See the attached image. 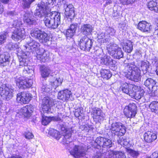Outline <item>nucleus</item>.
<instances>
[{
	"mask_svg": "<svg viewBox=\"0 0 158 158\" xmlns=\"http://www.w3.org/2000/svg\"><path fill=\"white\" fill-rule=\"evenodd\" d=\"M146 158H158V152H154L150 156H147Z\"/></svg>",
	"mask_w": 158,
	"mask_h": 158,
	"instance_id": "nucleus-62",
	"label": "nucleus"
},
{
	"mask_svg": "<svg viewBox=\"0 0 158 158\" xmlns=\"http://www.w3.org/2000/svg\"><path fill=\"white\" fill-rule=\"evenodd\" d=\"M9 47L10 50H15L18 48V46L16 44L10 43L9 44Z\"/></svg>",
	"mask_w": 158,
	"mask_h": 158,
	"instance_id": "nucleus-60",
	"label": "nucleus"
},
{
	"mask_svg": "<svg viewBox=\"0 0 158 158\" xmlns=\"http://www.w3.org/2000/svg\"><path fill=\"white\" fill-rule=\"evenodd\" d=\"M26 42L28 46H25L26 48H28L31 52L38 51L40 46V43L33 40L30 37H27L26 39Z\"/></svg>",
	"mask_w": 158,
	"mask_h": 158,
	"instance_id": "nucleus-15",
	"label": "nucleus"
},
{
	"mask_svg": "<svg viewBox=\"0 0 158 158\" xmlns=\"http://www.w3.org/2000/svg\"><path fill=\"white\" fill-rule=\"evenodd\" d=\"M40 71L42 77L44 78L48 77L51 72L50 69L45 66H42L40 68Z\"/></svg>",
	"mask_w": 158,
	"mask_h": 158,
	"instance_id": "nucleus-33",
	"label": "nucleus"
},
{
	"mask_svg": "<svg viewBox=\"0 0 158 158\" xmlns=\"http://www.w3.org/2000/svg\"><path fill=\"white\" fill-rule=\"evenodd\" d=\"M41 51L42 52L43 56H44V59H42V62H45L49 60V54L46 52H43V50H41Z\"/></svg>",
	"mask_w": 158,
	"mask_h": 158,
	"instance_id": "nucleus-53",
	"label": "nucleus"
},
{
	"mask_svg": "<svg viewBox=\"0 0 158 158\" xmlns=\"http://www.w3.org/2000/svg\"><path fill=\"white\" fill-rule=\"evenodd\" d=\"M98 38L99 40H101V41L104 42L106 41V38L104 33L102 32L98 35Z\"/></svg>",
	"mask_w": 158,
	"mask_h": 158,
	"instance_id": "nucleus-54",
	"label": "nucleus"
},
{
	"mask_svg": "<svg viewBox=\"0 0 158 158\" xmlns=\"http://www.w3.org/2000/svg\"><path fill=\"white\" fill-rule=\"evenodd\" d=\"M63 8L64 10V15L66 18L71 20L73 19L75 15V10L72 4H69L66 1H63Z\"/></svg>",
	"mask_w": 158,
	"mask_h": 158,
	"instance_id": "nucleus-11",
	"label": "nucleus"
},
{
	"mask_svg": "<svg viewBox=\"0 0 158 158\" xmlns=\"http://www.w3.org/2000/svg\"><path fill=\"white\" fill-rule=\"evenodd\" d=\"M152 64L156 67L158 66V58L156 57H154L151 60Z\"/></svg>",
	"mask_w": 158,
	"mask_h": 158,
	"instance_id": "nucleus-58",
	"label": "nucleus"
},
{
	"mask_svg": "<svg viewBox=\"0 0 158 158\" xmlns=\"http://www.w3.org/2000/svg\"><path fill=\"white\" fill-rule=\"evenodd\" d=\"M118 142L122 145L126 146L128 143V140L125 137H119Z\"/></svg>",
	"mask_w": 158,
	"mask_h": 158,
	"instance_id": "nucleus-43",
	"label": "nucleus"
},
{
	"mask_svg": "<svg viewBox=\"0 0 158 158\" xmlns=\"http://www.w3.org/2000/svg\"><path fill=\"white\" fill-rule=\"evenodd\" d=\"M106 158H126L123 152L110 150L107 152Z\"/></svg>",
	"mask_w": 158,
	"mask_h": 158,
	"instance_id": "nucleus-25",
	"label": "nucleus"
},
{
	"mask_svg": "<svg viewBox=\"0 0 158 158\" xmlns=\"http://www.w3.org/2000/svg\"><path fill=\"white\" fill-rule=\"evenodd\" d=\"M58 98L63 101L73 100V97L70 90L66 89L60 91L58 94Z\"/></svg>",
	"mask_w": 158,
	"mask_h": 158,
	"instance_id": "nucleus-17",
	"label": "nucleus"
},
{
	"mask_svg": "<svg viewBox=\"0 0 158 158\" xmlns=\"http://www.w3.org/2000/svg\"><path fill=\"white\" fill-rule=\"evenodd\" d=\"M107 49L110 54L114 58L119 59L123 56L121 48L116 44H109L107 46Z\"/></svg>",
	"mask_w": 158,
	"mask_h": 158,
	"instance_id": "nucleus-7",
	"label": "nucleus"
},
{
	"mask_svg": "<svg viewBox=\"0 0 158 158\" xmlns=\"http://www.w3.org/2000/svg\"><path fill=\"white\" fill-rule=\"evenodd\" d=\"M23 135L26 139H32L34 137L32 132L28 131L25 132Z\"/></svg>",
	"mask_w": 158,
	"mask_h": 158,
	"instance_id": "nucleus-49",
	"label": "nucleus"
},
{
	"mask_svg": "<svg viewBox=\"0 0 158 158\" xmlns=\"http://www.w3.org/2000/svg\"><path fill=\"white\" fill-rule=\"evenodd\" d=\"M13 27H15V28H18V27H19V22H18V21L15 20L14 21L13 23Z\"/></svg>",
	"mask_w": 158,
	"mask_h": 158,
	"instance_id": "nucleus-63",
	"label": "nucleus"
},
{
	"mask_svg": "<svg viewBox=\"0 0 158 158\" xmlns=\"http://www.w3.org/2000/svg\"><path fill=\"white\" fill-rule=\"evenodd\" d=\"M133 45L132 42L130 41H127L123 47V49L126 52L130 53L133 50Z\"/></svg>",
	"mask_w": 158,
	"mask_h": 158,
	"instance_id": "nucleus-37",
	"label": "nucleus"
},
{
	"mask_svg": "<svg viewBox=\"0 0 158 158\" xmlns=\"http://www.w3.org/2000/svg\"><path fill=\"white\" fill-rule=\"evenodd\" d=\"M45 8L44 4L41 3L39 5L37 10H36L35 15L39 18L45 17L44 19L45 25L48 28L52 29L57 28L60 24V13L56 11L51 12V10L47 7Z\"/></svg>",
	"mask_w": 158,
	"mask_h": 158,
	"instance_id": "nucleus-1",
	"label": "nucleus"
},
{
	"mask_svg": "<svg viewBox=\"0 0 158 158\" xmlns=\"http://www.w3.org/2000/svg\"><path fill=\"white\" fill-rule=\"evenodd\" d=\"M8 35V32H4L0 34V44L4 43Z\"/></svg>",
	"mask_w": 158,
	"mask_h": 158,
	"instance_id": "nucleus-44",
	"label": "nucleus"
},
{
	"mask_svg": "<svg viewBox=\"0 0 158 158\" xmlns=\"http://www.w3.org/2000/svg\"><path fill=\"white\" fill-rule=\"evenodd\" d=\"M111 57L107 55H104L103 57H101L100 58V62L102 64H105L107 65L109 63V62L110 59H111Z\"/></svg>",
	"mask_w": 158,
	"mask_h": 158,
	"instance_id": "nucleus-39",
	"label": "nucleus"
},
{
	"mask_svg": "<svg viewBox=\"0 0 158 158\" xmlns=\"http://www.w3.org/2000/svg\"><path fill=\"white\" fill-rule=\"evenodd\" d=\"M149 108L152 112L158 114V102H152L150 104Z\"/></svg>",
	"mask_w": 158,
	"mask_h": 158,
	"instance_id": "nucleus-38",
	"label": "nucleus"
},
{
	"mask_svg": "<svg viewBox=\"0 0 158 158\" xmlns=\"http://www.w3.org/2000/svg\"><path fill=\"white\" fill-rule=\"evenodd\" d=\"M25 36V32L23 28L19 27L14 30L11 35V38L15 41H18L23 39Z\"/></svg>",
	"mask_w": 158,
	"mask_h": 158,
	"instance_id": "nucleus-18",
	"label": "nucleus"
},
{
	"mask_svg": "<svg viewBox=\"0 0 158 158\" xmlns=\"http://www.w3.org/2000/svg\"><path fill=\"white\" fill-rule=\"evenodd\" d=\"M42 123L43 125H46L52 120V118L50 117L45 116L44 114L42 115Z\"/></svg>",
	"mask_w": 158,
	"mask_h": 158,
	"instance_id": "nucleus-42",
	"label": "nucleus"
},
{
	"mask_svg": "<svg viewBox=\"0 0 158 158\" xmlns=\"http://www.w3.org/2000/svg\"><path fill=\"white\" fill-rule=\"evenodd\" d=\"M5 15L7 16H8L10 17H12L17 15V13L15 11L8 10L5 11Z\"/></svg>",
	"mask_w": 158,
	"mask_h": 158,
	"instance_id": "nucleus-50",
	"label": "nucleus"
},
{
	"mask_svg": "<svg viewBox=\"0 0 158 158\" xmlns=\"http://www.w3.org/2000/svg\"><path fill=\"white\" fill-rule=\"evenodd\" d=\"M34 107L32 105H27L20 110L19 113L23 115L25 117H29L31 116Z\"/></svg>",
	"mask_w": 158,
	"mask_h": 158,
	"instance_id": "nucleus-23",
	"label": "nucleus"
},
{
	"mask_svg": "<svg viewBox=\"0 0 158 158\" xmlns=\"http://www.w3.org/2000/svg\"><path fill=\"white\" fill-rule=\"evenodd\" d=\"M10 56L6 53L0 55V64L3 66H5L9 64Z\"/></svg>",
	"mask_w": 158,
	"mask_h": 158,
	"instance_id": "nucleus-31",
	"label": "nucleus"
},
{
	"mask_svg": "<svg viewBox=\"0 0 158 158\" xmlns=\"http://www.w3.org/2000/svg\"><path fill=\"white\" fill-rule=\"evenodd\" d=\"M40 50L38 52H36V55L35 56L37 59L40 60V61L42 62V59H44V56H43V53L42 52H40Z\"/></svg>",
	"mask_w": 158,
	"mask_h": 158,
	"instance_id": "nucleus-55",
	"label": "nucleus"
},
{
	"mask_svg": "<svg viewBox=\"0 0 158 158\" xmlns=\"http://www.w3.org/2000/svg\"><path fill=\"white\" fill-rule=\"evenodd\" d=\"M110 60L109 63H108V64L107 65H109L110 67H113L112 69H115L116 64V61L113 60L111 58L110 59Z\"/></svg>",
	"mask_w": 158,
	"mask_h": 158,
	"instance_id": "nucleus-51",
	"label": "nucleus"
},
{
	"mask_svg": "<svg viewBox=\"0 0 158 158\" xmlns=\"http://www.w3.org/2000/svg\"><path fill=\"white\" fill-rule=\"evenodd\" d=\"M107 152L103 153H102L99 152H97L94 154L92 158H106V157L107 156Z\"/></svg>",
	"mask_w": 158,
	"mask_h": 158,
	"instance_id": "nucleus-45",
	"label": "nucleus"
},
{
	"mask_svg": "<svg viewBox=\"0 0 158 158\" xmlns=\"http://www.w3.org/2000/svg\"><path fill=\"white\" fill-rule=\"evenodd\" d=\"M147 6L150 10L158 13V0H151L148 3Z\"/></svg>",
	"mask_w": 158,
	"mask_h": 158,
	"instance_id": "nucleus-30",
	"label": "nucleus"
},
{
	"mask_svg": "<svg viewBox=\"0 0 158 158\" xmlns=\"http://www.w3.org/2000/svg\"><path fill=\"white\" fill-rule=\"evenodd\" d=\"M78 24L77 23L73 24L70 25L69 29L72 30L75 33V31L77 28Z\"/></svg>",
	"mask_w": 158,
	"mask_h": 158,
	"instance_id": "nucleus-59",
	"label": "nucleus"
},
{
	"mask_svg": "<svg viewBox=\"0 0 158 158\" xmlns=\"http://www.w3.org/2000/svg\"><path fill=\"white\" fill-rule=\"evenodd\" d=\"M120 88L123 92L130 96L132 91L136 90L137 87L136 86H133L132 85L127 83H124L122 84Z\"/></svg>",
	"mask_w": 158,
	"mask_h": 158,
	"instance_id": "nucleus-22",
	"label": "nucleus"
},
{
	"mask_svg": "<svg viewBox=\"0 0 158 158\" xmlns=\"http://www.w3.org/2000/svg\"><path fill=\"white\" fill-rule=\"evenodd\" d=\"M144 84L145 86L148 87L150 90L151 89L153 92H155L158 89L156 81L151 78L146 79L144 82Z\"/></svg>",
	"mask_w": 158,
	"mask_h": 158,
	"instance_id": "nucleus-21",
	"label": "nucleus"
},
{
	"mask_svg": "<svg viewBox=\"0 0 158 158\" xmlns=\"http://www.w3.org/2000/svg\"><path fill=\"white\" fill-rule=\"evenodd\" d=\"M107 32L110 35L114 36L115 35L116 31L113 28L109 27L107 30Z\"/></svg>",
	"mask_w": 158,
	"mask_h": 158,
	"instance_id": "nucleus-52",
	"label": "nucleus"
},
{
	"mask_svg": "<svg viewBox=\"0 0 158 158\" xmlns=\"http://www.w3.org/2000/svg\"><path fill=\"white\" fill-rule=\"evenodd\" d=\"M130 153L131 156L133 158H136L139 155V153L138 151L131 150L130 151Z\"/></svg>",
	"mask_w": 158,
	"mask_h": 158,
	"instance_id": "nucleus-57",
	"label": "nucleus"
},
{
	"mask_svg": "<svg viewBox=\"0 0 158 158\" xmlns=\"http://www.w3.org/2000/svg\"><path fill=\"white\" fill-rule=\"evenodd\" d=\"M121 3L123 5H128L132 4L135 0H120Z\"/></svg>",
	"mask_w": 158,
	"mask_h": 158,
	"instance_id": "nucleus-56",
	"label": "nucleus"
},
{
	"mask_svg": "<svg viewBox=\"0 0 158 158\" xmlns=\"http://www.w3.org/2000/svg\"><path fill=\"white\" fill-rule=\"evenodd\" d=\"M95 142L100 147L110 148L112 147L111 140L103 137L100 136L97 137Z\"/></svg>",
	"mask_w": 158,
	"mask_h": 158,
	"instance_id": "nucleus-19",
	"label": "nucleus"
},
{
	"mask_svg": "<svg viewBox=\"0 0 158 158\" xmlns=\"http://www.w3.org/2000/svg\"><path fill=\"white\" fill-rule=\"evenodd\" d=\"M140 67L142 71H147L149 68V62L147 60L141 61Z\"/></svg>",
	"mask_w": 158,
	"mask_h": 158,
	"instance_id": "nucleus-40",
	"label": "nucleus"
},
{
	"mask_svg": "<svg viewBox=\"0 0 158 158\" xmlns=\"http://www.w3.org/2000/svg\"><path fill=\"white\" fill-rule=\"evenodd\" d=\"M35 0H23L22 3L23 8H29L30 7L31 3Z\"/></svg>",
	"mask_w": 158,
	"mask_h": 158,
	"instance_id": "nucleus-41",
	"label": "nucleus"
},
{
	"mask_svg": "<svg viewBox=\"0 0 158 158\" xmlns=\"http://www.w3.org/2000/svg\"><path fill=\"white\" fill-rule=\"evenodd\" d=\"M110 130L112 137L116 135L118 137L123 136L126 132V128L123 124L117 122L112 123Z\"/></svg>",
	"mask_w": 158,
	"mask_h": 158,
	"instance_id": "nucleus-6",
	"label": "nucleus"
},
{
	"mask_svg": "<svg viewBox=\"0 0 158 158\" xmlns=\"http://www.w3.org/2000/svg\"><path fill=\"white\" fill-rule=\"evenodd\" d=\"M153 35H157L158 37V23H157L156 24V27L155 28Z\"/></svg>",
	"mask_w": 158,
	"mask_h": 158,
	"instance_id": "nucleus-64",
	"label": "nucleus"
},
{
	"mask_svg": "<svg viewBox=\"0 0 158 158\" xmlns=\"http://www.w3.org/2000/svg\"><path fill=\"white\" fill-rule=\"evenodd\" d=\"M123 73L127 78L134 81L138 82L140 79V70L135 65L134 62L128 63Z\"/></svg>",
	"mask_w": 158,
	"mask_h": 158,
	"instance_id": "nucleus-2",
	"label": "nucleus"
},
{
	"mask_svg": "<svg viewBox=\"0 0 158 158\" xmlns=\"http://www.w3.org/2000/svg\"><path fill=\"white\" fill-rule=\"evenodd\" d=\"M15 81L17 86L20 89H25L31 87L33 83V80L31 79H24L21 77H16Z\"/></svg>",
	"mask_w": 158,
	"mask_h": 158,
	"instance_id": "nucleus-9",
	"label": "nucleus"
},
{
	"mask_svg": "<svg viewBox=\"0 0 158 158\" xmlns=\"http://www.w3.org/2000/svg\"><path fill=\"white\" fill-rule=\"evenodd\" d=\"M92 116L95 121L100 122L103 121L105 114L102 110L98 107H94L92 108Z\"/></svg>",
	"mask_w": 158,
	"mask_h": 158,
	"instance_id": "nucleus-13",
	"label": "nucleus"
},
{
	"mask_svg": "<svg viewBox=\"0 0 158 158\" xmlns=\"http://www.w3.org/2000/svg\"><path fill=\"white\" fill-rule=\"evenodd\" d=\"M55 1V0H42L38 4L36 10H37L38 8L39 7V4H40L41 3H41H44L45 6V8H43V9L46 10L47 8H48L47 7H48L49 9L51 10L50 8L51 4L52 3H53Z\"/></svg>",
	"mask_w": 158,
	"mask_h": 158,
	"instance_id": "nucleus-35",
	"label": "nucleus"
},
{
	"mask_svg": "<svg viewBox=\"0 0 158 158\" xmlns=\"http://www.w3.org/2000/svg\"><path fill=\"white\" fill-rule=\"evenodd\" d=\"M31 94L25 92H21L17 94V101L20 103H27L31 99Z\"/></svg>",
	"mask_w": 158,
	"mask_h": 158,
	"instance_id": "nucleus-20",
	"label": "nucleus"
},
{
	"mask_svg": "<svg viewBox=\"0 0 158 158\" xmlns=\"http://www.w3.org/2000/svg\"><path fill=\"white\" fill-rule=\"evenodd\" d=\"M0 95L3 99L8 101L12 97V90L5 85H3L0 87Z\"/></svg>",
	"mask_w": 158,
	"mask_h": 158,
	"instance_id": "nucleus-16",
	"label": "nucleus"
},
{
	"mask_svg": "<svg viewBox=\"0 0 158 158\" xmlns=\"http://www.w3.org/2000/svg\"><path fill=\"white\" fill-rule=\"evenodd\" d=\"M136 107L135 103H130L128 106H126L124 110L125 115L129 118L135 117L136 113Z\"/></svg>",
	"mask_w": 158,
	"mask_h": 158,
	"instance_id": "nucleus-14",
	"label": "nucleus"
},
{
	"mask_svg": "<svg viewBox=\"0 0 158 158\" xmlns=\"http://www.w3.org/2000/svg\"><path fill=\"white\" fill-rule=\"evenodd\" d=\"M93 30L92 26L89 24H84L81 26V32L85 36H87L91 35Z\"/></svg>",
	"mask_w": 158,
	"mask_h": 158,
	"instance_id": "nucleus-24",
	"label": "nucleus"
},
{
	"mask_svg": "<svg viewBox=\"0 0 158 158\" xmlns=\"http://www.w3.org/2000/svg\"><path fill=\"white\" fill-rule=\"evenodd\" d=\"M59 128L62 131H64V133L66 132V131L69 130V129H70V128L67 129L66 127V126L65 124L60 125L59 127Z\"/></svg>",
	"mask_w": 158,
	"mask_h": 158,
	"instance_id": "nucleus-61",
	"label": "nucleus"
},
{
	"mask_svg": "<svg viewBox=\"0 0 158 158\" xmlns=\"http://www.w3.org/2000/svg\"><path fill=\"white\" fill-rule=\"evenodd\" d=\"M54 105L53 99L49 97H45L42 99V110L44 113H51V107Z\"/></svg>",
	"mask_w": 158,
	"mask_h": 158,
	"instance_id": "nucleus-10",
	"label": "nucleus"
},
{
	"mask_svg": "<svg viewBox=\"0 0 158 158\" xmlns=\"http://www.w3.org/2000/svg\"><path fill=\"white\" fill-rule=\"evenodd\" d=\"M48 134L57 140H59L61 137V135L60 132L54 129H50Z\"/></svg>",
	"mask_w": 158,
	"mask_h": 158,
	"instance_id": "nucleus-34",
	"label": "nucleus"
},
{
	"mask_svg": "<svg viewBox=\"0 0 158 158\" xmlns=\"http://www.w3.org/2000/svg\"><path fill=\"white\" fill-rule=\"evenodd\" d=\"M144 138L147 142L150 143L157 138V136L156 134L153 132L148 131L144 134Z\"/></svg>",
	"mask_w": 158,
	"mask_h": 158,
	"instance_id": "nucleus-28",
	"label": "nucleus"
},
{
	"mask_svg": "<svg viewBox=\"0 0 158 158\" xmlns=\"http://www.w3.org/2000/svg\"><path fill=\"white\" fill-rule=\"evenodd\" d=\"M151 26L150 23L145 21L140 22L138 24V28L143 32H149L150 30Z\"/></svg>",
	"mask_w": 158,
	"mask_h": 158,
	"instance_id": "nucleus-27",
	"label": "nucleus"
},
{
	"mask_svg": "<svg viewBox=\"0 0 158 158\" xmlns=\"http://www.w3.org/2000/svg\"><path fill=\"white\" fill-rule=\"evenodd\" d=\"M76 132V130L75 127H72L70 129H69L67 130L65 132V134L63 135H61L60 138H62L63 139V143L65 145V147L66 149L69 150V147H70V146H73V143L72 142V139L71 137L72 133Z\"/></svg>",
	"mask_w": 158,
	"mask_h": 158,
	"instance_id": "nucleus-8",
	"label": "nucleus"
},
{
	"mask_svg": "<svg viewBox=\"0 0 158 158\" xmlns=\"http://www.w3.org/2000/svg\"><path fill=\"white\" fill-rule=\"evenodd\" d=\"M137 87L136 90L132 91L130 96L136 100H138L143 96L144 92L143 90H141L140 89L138 88V87Z\"/></svg>",
	"mask_w": 158,
	"mask_h": 158,
	"instance_id": "nucleus-29",
	"label": "nucleus"
},
{
	"mask_svg": "<svg viewBox=\"0 0 158 158\" xmlns=\"http://www.w3.org/2000/svg\"><path fill=\"white\" fill-rule=\"evenodd\" d=\"M30 34L32 37L38 40L40 43L45 44L49 41L50 38L48 34L38 28L32 30Z\"/></svg>",
	"mask_w": 158,
	"mask_h": 158,
	"instance_id": "nucleus-5",
	"label": "nucleus"
},
{
	"mask_svg": "<svg viewBox=\"0 0 158 158\" xmlns=\"http://www.w3.org/2000/svg\"><path fill=\"white\" fill-rule=\"evenodd\" d=\"M93 43L92 40L88 37L84 36L81 38L79 44L82 50L89 51L92 46Z\"/></svg>",
	"mask_w": 158,
	"mask_h": 158,
	"instance_id": "nucleus-12",
	"label": "nucleus"
},
{
	"mask_svg": "<svg viewBox=\"0 0 158 158\" xmlns=\"http://www.w3.org/2000/svg\"><path fill=\"white\" fill-rule=\"evenodd\" d=\"M32 15L29 12H27L24 14L23 20L25 23L29 25H35L36 21L33 18Z\"/></svg>",
	"mask_w": 158,
	"mask_h": 158,
	"instance_id": "nucleus-26",
	"label": "nucleus"
},
{
	"mask_svg": "<svg viewBox=\"0 0 158 158\" xmlns=\"http://www.w3.org/2000/svg\"><path fill=\"white\" fill-rule=\"evenodd\" d=\"M100 72L101 76L104 78L108 79L112 76V74L109 70L102 69Z\"/></svg>",
	"mask_w": 158,
	"mask_h": 158,
	"instance_id": "nucleus-36",
	"label": "nucleus"
},
{
	"mask_svg": "<svg viewBox=\"0 0 158 158\" xmlns=\"http://www.w3.org/2000/svg\"><path fill=\"white\" fill-rule=\"evenodd\" d=\"M20 58H19V65L17 67V69L20 70H22L25 74L33 73L32 67L28 65V60L27 58V55L23 53L22 55H20Z\"/></svg>",
	"mask_w": 158,
	"mask_h": 158,
	"instance_id": "nucleus-4",
	"label": "nucleus"
},
{
	"mask_svg": "<svg viewBox=\"0 0 158 158\" xmlns=\"http://www.w3.org/2000/svg\"><path fill=\"white\" fill-rule=\"evenodd\" d=\"M70 154L74 158H81L85 156L87 150V147L83 144L74 145L69 147Z\"/></svg>",
	"mask_w": 158,
	"mask_h": 158,
	"instance_id": "nucleus-3",
	"label": "nucleus"
},
{
	"mask_svg": "<svg viewBox=\"0 0 158 158\" xmlns=\"http://www.w3.org/2000/svg\"><path fill=\"white\" fill-rule=\"evenodd\" d=\"M50 82L51 85L56 89L57 87L61 85L62 80L59 77L55 78L52 77L50 78Z\"/></svg>",
	"mask_w": 158,
	"mask_h": 158,
	"instance_id": "nucleus-32",
	"label": "nucleus"
},
{
	"mask_svg": "<svg viewBox=\"0 0 158 158\" xmlns=\"http://www.w3.org/2000/svg\"><path fill=\"white\" fill-rule=\"evenodd\" d=\"M75 116L78 118L81 117L82 118L84 116L83 111L82 108H79L77 109L76 110L75 112L74 113Z\"/></svg>",
	"mask_w": 158,
	"mask_h": 158,
	"instance_id": "nucleus-47",
	"label": "nucleus"
},
{
	"mask_svg": "<svg viewBox=\"0 0 158 158\" xmlns=\"http://www.w3.org/2000/svg\"><path fill=\"white\" fill-rule=\"evenodd\" d=\"M64 33L67 38L68 39L72 38L75 34V32L69 29L65 31Z\"/></svg>",
	"mask_w": 158,
	"mask_h": 158,
	"instance_id": "nucleus-48",
	"label": "nucleus"
},
{
	"mask_svg": "<svg viewBox=\"0 0 158 158\" xmlns=\"http://www.w3.org/2000/svg\"><path fill=\"white\" fill-rule=\"evenodd\" d=\"M75 116L78 118L81 117L82 118L84 116L83 111L82 108H79L77 109L76 110L75 112L74 113Z\"/></svg>",
	"mask_w": 158,
	"mask_h": 158,
	"instance_id": "nucleus-46",
	"label": "nucleus"
}]
</instances>
